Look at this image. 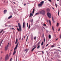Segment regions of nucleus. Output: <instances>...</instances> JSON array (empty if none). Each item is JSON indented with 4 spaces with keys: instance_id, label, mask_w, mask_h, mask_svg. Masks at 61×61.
I'll return each instance as SVG.
<instances>
[{
    "instance_id": "1",
    "label": "nucleus",
    "mask_w": 61,
    "mask_h": 61,
    "mask_svg": "<svg viewBox=\"0 0 61 61\" xmlns=\"http://www.w3.org/2000/svg\"><path fill=\"white\" fill-rule=\"evenodd\" d=\"M18 25L19 28V29L18 28H17V30L18 32H21L22 31V27H21V25L20 23H18Z\"/></svg>"
},
{
    "instance_id": "2",
    "label": "nucleus",
    "mask_w": 61,
    "mask_h": 61,
    "mask_svg": "<svg viewBox=\"0 0 61 61\" xmlns=\"http://www.w3.org/2000/svg\"><path fill=\"white\" fill-rule=\"evenodd\" d=\"M19 42H18V43L17 45H16V47L14 49V51L13 52V55H14V54H15V53H16V51H15V50H16V49H17V47H18V45L19 44Z\"/></svg>"
},
{
    "instance_id": "3",
    "label": "nucleus",
    "mask_w": 61,
    "mask_h": 61,
    "mask_svg": "<svg viewBox=\"0 0 61 61\" xmlns=\"http://www.w3.org/2000/svg\"><path fill=\"white\" fill-rule=\"evenodd\" d=\"M40 14L44 15L45 14V11L44 10H43L39 11Z\"/></svg>"
},
{
    "instance_id": "4",
    "label": "nucleus",
    "mask_w": 61,
    "mask_h": 61,
    "mask_svg": "<svg viewBox=\"0 0 61 61\" xmlns=\"http://www.w3.org/2000/svg\"><path fill=\"white\" fill-rule=\"evenodd\" d=\"M9 57L8 56V55L7 54L6 55L5 58V61H6V60H8V59H9Z\"/></svg>"
},
{
    "instance_id": "5",
    "label": "nucleus",
    "mask_w": 61,
    "mask_h": 61,
    "mask_svg": "<svg viewBox=\"0 0 61 61\" xmlns=\"http://www.w3.org/2000/svg\"><path fill=\"white\" fill-rule=\"evenodd\" d=\"M9 43H8L7 45H6L5 47V51L7 50H8V47H9Z\"/></svg>"
},
{
    "instance_id": "6",
    "label": "nucleus",
    "mask_w": 61,
    "mask_h": 61,
    "mask_svg": "<svg viewBox=\"0 0 61 61\" xmlns=\"http://www.w3.org/2000/svg\"><path fill=\"white\" fill-rule=\"evenodd\" d=\"M44 3V1H43L41 2V3L40 4H39L38 5V6H40L41 7L42 6V5L43 4V3Z\"/></svg>"
},
{
    "instance_id": "7",
    "label": "nucleus",
    "mask_w": 61,
    "mask_h": 61,
    "mask_svg": "<svg viewBox=\"0 0 61 61\" xmlns=\"http://www.w3.org/2000/svg\"><path fill=\"white\" fill-rule=\"evenodd\" d=\"M47 15L48 16V17L49 18H50L51 17V14L50 13L48 12L47 13Z\"/></svg>"
},
{
    "instance_id": "8",
    "label": "nucleus",
    "mask_w": 61,
    "mask_h": 61,
    "mask_svg": "<svg viewBox=\"0 0 61 61\" xmlns=\"http://www.w3.org/2000/svg\"><path fill=\"white\" fill-rule=\"evenodd\" d=\"M25 22H24L23 23V25L22 28H24V27L25 29Z\"/></svg>"
},
{
    "instance_id": "9",
    "label": "nucleus",
    "mask_w": 61,
    "mask_h": 61,
    "mask_svg": "<svg viewBox=\"0 0 61 61\" xmlns=\"http://www.w3.org/2000/svg\"><path fill=\"white\" fill-rule=\"evenodd\" d=\"M36 45L35 46H34V47L32 49L31 51L33 52V51L36 48Z\"/></svg>"
},
{
    "instance_id": "10",
    "label": "nucleus",
    "mask_w": 61,
    "mask_h": 61,
    "mask_svg": "<svg viewBox=\"0 0 61 61\" xmlns=\"http://www.w3.org/2000/svg\"><path fill=\"white\" fill-rule=\"evenodd\" d=\"M7 10H4V14H6L7 12Z\"/></svg>"
},
{
    "instance_id": "11",
    "label": "nucleus",
    "mask_w": 61,
    "mask_h": 61,
    "mask_svg": "<svg viewBox=\"0 0 61 61\" xmlns=\"http://www.w3.org/2000/svg\"><path fill=\"white\" fill-rule=\"evenodd\" d=\"M12 17V15L11 16H10L8 18V19H10V18H11Z\"/></svg>"
},
{
    "instance_id": "12",
    "label": "nucleus",
    "mask_w": 61,
    "mask_h": 61,
    "mask_svg": "<svg viewBox=\"0 0 61 61\" xmlns=\"http://www.w3.org/2000/svg\"><path fill=\"white\" fill-rule=\"evenodd\" d=\"M52 20L53 21V23H55V20H54V17H52Z\"/></svg>"
},
{
    "instance_id": "13",
    "label": "nucleus",
    "mask_w": 61,
    "mask_h": 61,
    "mask_svg": "<svg viewBox=\"0 0 61 61\" xmlns=\"http://www.w3.org/2000/svg\"><path fill=\"white\" fill-rule=\"evenodd\" d=\"M31 16H33V14H32V13H30L29 16V17H31Z\"/></svg>"
},
{
    "instance_id": "14",
    "label": "nucleus",
    "mask_w": 61,
    "mask_h": 61,
    "mask_svg": "<svg viewBox=\"0 0 61 61\" xmlns=\"http://www.w3.org/2000/svg\"><path fill=\"white\" fill-rule=\"evenodd\" d=\"M18 42V39H16V41L15 42V44H17V43Z\"/></svg>"
},
{
    "instance_id": "15",
    "label": "nucleus",
    "mask_w": 61,
    "mask_h": 61,
    "mask_svg": "<svg viewBox=\"0 0 61 61\" xmlns=\"http://www.w3.org/2000/svg\"><path fill=\"white\" fill-rule=\"evenodd\" d=\"M49 39H51V35H49Z\"/></svg>"
},
{
    "instance_id": "16",
    "label": "nucleus",
    "mask_w": 61,
    "mask_h": 61,
    "mask_svg": "<svg viewBox=\"0 0 61 61\" xmlns=\"http://www.w3.org/2000/svg\"><path fill=\"white\" fill-rule=\"evenodd\" d=\"M34 13H35V9H33V11H32V13L34 14Z\"/></svg>"
},
{
    "instance_id": "17",
    "label": "nucleus",
    "mask_w": 61,
    "mask_h": 61,
    "mask_svg": "<svg viewBox=\"0 0 61 61\" xmlns=\"http://www.w3.org/2000/svg\"><path fill=\"white\" fill-rule=\"evenodd\" d=\"M30 37L31 38V40H32V39H33V35H32Z\"/></svg>"
},
{
    "instance_id": "18",
    "label": "nucleus",
    "mask_w": 61,
    "mask_h": 61,
    "mask_svg": "<svg viewBox=\"0 0 61 61\" xmlns=\"http://www.w3.org/2000/svg\"><path fill=\"white\" fill-rule=\"evenodd\" d=\"M40 45H39L37 47V49H39V48H40Z\"/></svg>"
},
{
    "instance_id": "19",
    "label": "nucleus",
    "mask_w": 61,
    "mask_h": 61,
    "mask_svg": "<svg viewBox=\"0 0 61 61\" xmlns=\"http://www.w3.org/2000/svg\"><path fill=\"white\" fill-rule=\"evenodd\" d=\"M47 11H48V12H49L50 11V9L49 8H48L47 9Z\"/></svg>"
},
{
    "instance_id": "20",
    "label": "nucleus",
    "mask_w": 61,
    "mask_h": 61,
    "mask_svg": "<svg viewBox=\"0 0 61 61\" xmlns=\"http://www.w3.org/2000/svg\"><path fill=\"white\" fill-rule=\"evenodd\" d=\"M49 22L50 23V25H51V21H50V20H49Z\"/></svg>"
},
{
    "instance_id": "21",
    "label": "nucleus",
    "mask_w": 61,
    "mask_h": 61,
    "mask_svg": "<svg viewBox=\"0 0 61 61\" xmlns=\"http://www.w3.org/2000/svg\"><path fill=\"white\" fill-rule=\"evenodd\" d=\"M60 11H59V10H58V15H59V12H60Z\"/></svg>"
},
{
    "instance_id": "22",
    "label": "nucleus",
    "mask_w": 61,
    "mask_h": 61,
    "mask_svg": "<svg viewBox=\"0 0 61 61\" xmlns=\"http://www.w3.org/2000/svg\"><path fill=\"white\" fill-rule=\"evenodd\" d=\"M43 45H44V42L43 41L41 43V46H43Z\"/></svg>"
},
{
    "instance_id": "23",
    "label": "nucleus",
    "mask_w": 61,
    "mask_h": 61,
    "mask_svg": "<svg viewBox=\"0 0 61 61\" xmlns=\"http://www.w3.org/2000/svg\"><path fill=\"white\" fill-rule=\"evenodd\" d=\"M3 31H4V29L2 30L0 32V34H1V33H2V32H3Z\"/></svg>"
},
{
    "instance_id": "24",
    "label": "nucleus",
    "mask_w": 61,
    "mask_h": 61,
    "mask_svg": "<svg viewBox=\"0 0 61 61\" xmlns=\"http://www.w3.org/2000/svg\"><path fill=\"white\" fill-rule=\"evenodd\" d=\"M34 40H36V37L35 36V37H34Z\"/></svg>"
},
{
    "instance_id": "25",
    "label": "nucleus",
    "mask_w": 61,
    "mask_h": 61,
    "mask_svg": "<svg viewBox=\"0 0 61 61\" xmlns=\"http://www.w3.org/2000/svg\"><path fill=\"white\" fill-rule=\"evenodd\" d=\"M38 14H39V13H37L35 14V15H38Z\"/></svg>"
},
{
    "instance_id": "26",
    "label": "nucleus",
    "mask_w": 61,
    "mask_h": 61,
    "mask_svg": "<svg viewBox=\"0 0 61 61\" xmlns=\"http://www.w3.org/2000/svg\"><path fill=\"white\" fill-rule=\"evenodd\" d=\"M55 4L56 7H57V5L56 4V3H55Z\"/></svg>"
},
{
    "instance_id": "27",
    "label": "nucleus",
    "mask_w": 61,
    "mask_h": 61,
    "mask_svg": "<svg viewBox=\"0 0 61 61\" xmlns=\"http://www.w3.org/2000/svg\"><path fill=\"white\" fill-rule=\"evenodd\" d=\"M40 42H39L37 44V45L38 46L39 45V44H40Z\"/></svg>"
},
{
    "instance_id": "28",
    "label": "nucleus",
    "mask_w": 61,
    "mask_h": 61,
    "mask_svg": "<svg viewBox=\"0 0 61 61\" xmlns=\"http://www.w3.org/2000/svg\"><path fill=\"white\" fill-rule=\"evenodd\" d=\"M29 29L30 28V24H29Z\"/></svg>"
},
{
    "instance_id": "29",
    "label": "nucleus",
    "mask_w": 61,
    "mask_h": 61,
    "mask_svg": "<svg viewBox=\"0 0 61 61\" xmlns=\"http://www.w3.org/2000/svg\"><path fill=\"white\" fill-rule=\"evenodd\" d=\"M52 29L53 31H54V27H53V26L52 27Z\"/></svg>"
},
{
    "instance_id": "30",
    "label": "nucleus",
    "mask_w": 61,
    "mask_h": 61,
    "mask_svg": "<svg viewBox=\"0 0 61 61\" xmlns=\"http://www.w3.org/2000/svg\"><path fill=\"white\" fill-rule=\"evenodd\" d=\"M27 50H28L27 49H26L25 50H24V51H27Z\"/></svg>"
},
{
    "instance_id": "31",
    "label": "nucleus",
    "mask_w": 61,
    "mask_h": 61,
    "mask_svg": "<svg viewBox=\"0 0 61 61\" xmlns=\"http://www.w3.org/2000/svg\"><path fill=\"white\" fill-rule=\"evenodd\" d=\"M57 25L58 27V25H59V23H58L57 24Z\"/></svg>"
},
{
    "instance_id": "32",
    "label": "nucleus",
    "mask_w": 61,
    "mask_h": 61,
    "mask_svg": "<svg viewBox=\"0 0 61 61\" xmlns=\"http://www.w3.org/2000/svg\"><path fill=\"white\" fill-rule=\"evenodd\" d=\"M43 25L44 26H46V25L45 24H43Z\"/></svg>"
},
{
    "instance_id": "33",
    "label": "nucleus",
    "mask_w": 61,
    "mask_h": 61,
    "mask_svg": "<svg viewBox=\"0 0 61 61\" xmlns=\"http://www.w3.org/2000/svg\"><path fill=\"white\" fill-rule=\"evenodd\" d=\"M51 47H55V46L53 45V46H51Z\"/></svg>"
},
{
    "instance_id": "34",
    "label": "nucleus",
    "mask_w": 61,
    "mask_h": 61,
    "mask_svg": "<svg viewBox=\"0 0 61 61\" xmlns=\"http://www.w3.org/2000/svg\"><path fill=\"white\" fill-rule=\"evenodd\" d=\"M46 41V39L45 38L44 39V42H45Z\"/></svg>"
},
{
    "instance_id": "35",
    "label": "nucleus",
    "mask_w": 61,
    "mask_h": 61,
    "mask_svg": "<svg viewBox=\"0 0 61 61\" xmlns=\"http://www.w3.org/2000/svg\"><path fill=\"white\" fill-rule=\"evenodd\" d=\"M48 0L49 1V2H52V1L51 0Z\"/></svg>"
},
{
    "instance_id": "36",
    "label": "nucleus",
    "mask_w": 61,
    "mask_h": 61,
    "mask_svg": "<svg viewBox=\"0 0 61 61\" xmlns=\"http://www.w3.org/2000/svg\"><path fill=\"white\" fill-rule=\"evenodd\" d=\"M27 27H28V23H27Z\"/></svg>"
},
{
    "instance_id": "37",
    "label": "nucleus",
    "mask_w": 61,
    "mask_h": 61,
    "mask_svg": "<svg viewBox=\"0 0 61 61\" xmlns=\"http://www.w3.org/2000/svg\"><path fill=\"white\" fill-rule=\"evenodd\" d=\"M27 39H28V36L27 37V38L26 41V42L27 41Z\"/></svg>"
},
{
    "instance_id": "38",
    "label": "nucleus",
    "mask_w": 61,
    "mask_h": 61,
    "mask_svg": "<svg viewBox=\"0 0 61 61\" xmlns=\"http://www.w3.org/2000/svg\"><path fill=\"white\" fill-rule=\"evenodd\" d=\"M10 23V22L9 21L7 23V24H9Z\"/></svg>"
},
{
    "instance_id": "39",
    "label": "nucleus",
    "mask_w": 61,
    "mask_h": 61,
    "mask_svg": "<svg viewBox=\"0 0 61 61\" xmlns=\"http://www.w3.org/2000/svg\"><path fill=\"white\" fill-rule=\"evenodd\" d=\"M48 46V44H47V45L46 46H46Z\"/></svg>"
},
{
    "instance_id": "40",
    "label": "nucleus",
    "mask_w": 61,
    "mask_h": 61,
    "mask_svg": "<svg viewBox=\"0 0 61 61\" xmlns=\"http://www.w3.org/2000/svg\"><path fill=\"white\" fill-rule=\"evenodd\" d=\"M58 40V38H57L56 39V41H57Z\"/></svg>"
},
{
    "instance_id": "41",
    "label": "nucleus",
    "mask_w": 61,
    "mask_h": 61,
    "mask_svg": "<svg viewBox=\"0 0 61 61\" xmlns=\"http://www.w3.org/2000/svg\"><path fill=\"white\" fill-rule=\"evenodd\" d=\"M58 31H60V28H59L58 30Z\"/></svg>"
},
{
    "instance_id": "42",
    "label": "nucleus",
    "mask_w": 61,
    "mask_h": 61,
    "mask_svg": "<svg viewBox=\"0 0 61 61\" xmlns=\"http://www.w3.org/2000/svg\"><path fill=\"white\" fill-rule=\"evenodd\" d=\"M5 31H4L2 33V34H4V32H5Z\"/></svg>"
},
{
    "instance_id": "43",
    "label": "nucleus",
    "mask_w": 61,
    "mask_h": 61,
    "mask_svg": "<svg viewBox=\"0 0 61 61\" xmlns=\"http://www.w3.org/2000/svg\"><path fill=\"white\" fill-rule=\"evenodd\" d=\"M58 51H59V52H61V51H60L59 50H58Z\"/></svg>"
},
{
    "instance_id": "44",
    "label": "nucleus",
    "mask_w": 61,
    "mask_h": 61,
    "mask_svg": "<svg viewBox=\"0 0 61 61\" xmlns=\"http://www.w3.org/2000/svg\"><path fill=\"white\" fill-rule=\"evenodd\" d=\"M58 51H59V52H61V51H60L59 50H58Z\"/></svg>"
},
{
    "instance_id": "45",
    "label": "nucleus",
    "mask_w": 61,
    "mask_h": 61,
    "mask_svg": "<svg viewBox=\"0 0 61 61\" xmlns=\"http://www.w3.org/2000/svg\"><path fill=\"white\" fill-rule=\"evenodd\" d=\"M10 61H12V59H10Z\"/></svg>"
},
{
    "instance_id": "46",
    "label": "nucleus",
    "mask_w": 61,
    "mask_h": 61,
    "mask_svg": "<svg viewBox=\"0 0 61 61\" xmlns=\"http://www.w3.org/2000/svg\"><path fill=\"white\" fill-rule=\"evenodd\" d=\"M44 48V46H43L42 47V49H43V48Z\"/></svg>"
},
{
    "instance_id": "47",
    "label": "nucleus",
    "mask_w": 61,
    "mask_h": 61,
    "mask_svg": "<svg viewBox=\"0 0 61 61\" xmlns=\"http://www.w3.org/2000/svg\"><path fill=\"white\" fill-rule=\"evenodd\" d=\"M26 5V4H25L24 5V6H25V5Z\"/></svg>"
},
{
    "instance_id": "48",
    "label": "nucleus",
    "mask_w": 61,
    "mask_h": 61,
    "mask_svg": "<svg viewBox=\"0 0 61 61\" xmlns=\"http://www.w3.org/2000/svg\"><path fill=\"white\" fill-rule=\"evenodd\" d=\"M13 2L15 4V2Z\"/></svg>"
},
{
    "instance_id": "49",
    "label": "nucleus",
    "mask_w": 61,
    "mask_h": 61,
    "mask_svg": "<svg viewBox=\"0 0 61 61\" xmlns=\"http://www.w3.org/2000/svg\"><path fill=\"white\" fill-rule=\"evenodd\" d=\"M42 54H44V52L43 51H42Z\"/></svg>"
},
{
    "instance_id": "50",
    "label": "nucleus",
    "mask_w": 61,
    "mask_h": 61,
    "mask_svg": "<svg viewBox=\"0 0 61 61\" xmlns=\"http://www.w3.org/2000/svg\"><path fill=\"white\" fill-rule=\"evenodd\" d=\"M52 8L53 10H54V8H53V7H52Z\"/></svg>"
},
{
    "instance_id": "51",
    "label": "nucleus",
    "mask_w": 61,
    "mask_h": 61,
    "mask_svg": "<svg viewBox=\"0 0 61 61\" xmlns=\"http://www.w3.org/2000/svg\"><path fill=\"white\" fill-rule=\"evenodd\" d=\"M20 40H21V37H20Z\"/></svg>"
},
{
    "instance_id": "52",
    "label": "nucleus",
    "mask_w": 61,
    "mask_h": 61,
    "mask_svg": "<svg viewBox=\"0 0 61 61\" xmlns=\"http://www.w3.org/2000/svg\"><path fill=\"white\" fill-rule=\"evenodd\" d=\"M28 51V50L27 51H26V52H27V51Z\"/></svg>"
},
{
    "instance_id": "53",
    "label": "nucleus",
    "mask_w": 61,
    "mask_h": 61,
    "mask_svg": "<svg viewBox=\"0 0 61 61\" xmlns=\"http://www.w3.org/2000/svg\"><path fill=\"white\" fill-rule=\"evenodd\" d=\"M25 36L24 37V38H25Z\"/></svg>"
},
{
    "instance_id": "54",
    "label": "nucleus",
    "mask_w": 61,
    "mask_h": 61,
    "mask_svg": "<svg viewBox=\"0 0 61 61\" xmlns=\"http://www.w3.org/2000/svg\"><path fill=\"white\" fill-rule=\"evenodd\" d=\"M14 29V28H12V29Z\"/></svg>"
},
{
    "instance_id": "55",
    "label": "nucleus",
    "mask_w": 61,
    "mask_h": 61,
    "mask_svg": "<svg viewBox=\"0 0 61 61\" xmlns=\"http://www.w3.org/2000/svg\"><path fill=\"white\" fill-rule=\"evenodd\" d=\"M57 1H59V0H57Z\"/></svg>"
},
{
    "instance_id": "56",
    "label": "nucleus",
    "mask_w": 61,
    "mask_h": 61,
    "mask_svg": "<svg viewBox=\"0 0 61 61\" xmlns=\"http://www.w3.org/2000/svg\"><path fill=\"white\" fill-rule=\"evenodd\" d=\"M59 56V57H60V56Z\"/></svg>"
},
{
    "instance_id": "57",
    "label": "nucleus",
    "mask_w": 61,
    "mask_h": 61,
    "mask_svg": "<svg viewBox=\"0 0 61 61\" xmlns=\"http://www.w3.org/2000/svg\"><path fill=\"white\" fill-rule=\"evenodd\" d=\"M23 38H22V40H23Z\"/></svg>"
},
{
    "instance_id": "58",
    "label": "nucleus",
    "mask_w": 61,
    "mask_h": 61,
    "mask_svg": "<svg viewBox=\"0 0 61 61\" xmlns=\"http://www.w3.org/2000/svg\"><path fill=\"white\" fill-rule=\"evenodd\" d=\"M3 40L2 41H1V43H2V42H3Z\"/></svg>"
},
{
    "instance_id": "59",
    "label": "nucleus",
    "mask_w": 61,
    "mask_h": 61,
    "mask_svg": "<svg viewBox=\"0 0 61 61\" xmlns=\"http://www.w3.org/2000/svg\"><path fill=\"white\" fill-rule=\"evenodd\" d=\"M6 25H5L6 26H7H7H6Z\"/></svg>"
},
{
    "instance_id": "60",
    "label": "nucleus",
    "mask_w": 61,
    "mask_h": 61,
    "mask_svg": "<svg viewBox=\"0 0 61 61\" xmlns=\"http://www.w3.org/2000/svg\"><path fill=\"white\" fill-rule=\"evenodd\" d=\"M9 26V27H10V25H9V26Z\"/></svg>"
},
{
    "instance_id": "61",
    "label": "nucleus",
    "mask_w": 61,
    "mask_h": 61,
    "mask_svg": "<svg viewBox=\"0 0 61 61\" xmlns=\"http://www.w3.org/2000/svg\"><path fill=\"white\" fill-rule=\"evenodd\" d=\"M43 28H44V29H45V28H44V27H43Z\"/></svg>"
},
{
    "instance_id": "62",
    "label": "nucleus",
    "mask_w": 61,
    "mask_h": 61,
    "mask_svg": "<svg viewBox=\"0 0 61 61\" xmlns=\"http://www.w3.org/2000/svg\"><path fill=\"white\" fill-rule=\"evenodd\" d=\"M34 47V46H33L32 47Z\"/></svg>"
},
{
    "instance_id": "63",
    "label": "nucleus",
    "mask_w": 61,
    "mask_h": 61,
    "mask_svg": "<svg viewBox=\"0 0 61 61\" xmlns=\"http://www.w3.org/2000/svg\"><path fill=\"white\" fill-rule=\"evenodd\" d=\"M59 48H60V47H59Z\"/></svg>"
},
{
    "instance_id": "64",
    "label": "nucleus",
    "mask_w": 61,
    "mask_h": 61,
    "mask_svg": "<svg viewBox=\"0 0 61 61\" xmlns=\"http://www.w3.org/2000/svg\"><path fill=\"white\" fill-rule=\"evenodd\" d=\"M16 27H17V26H16Z\"/></svg>"
}]
</instances>
